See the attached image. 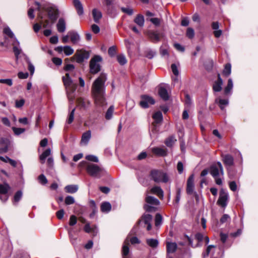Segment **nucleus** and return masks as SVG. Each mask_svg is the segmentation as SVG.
Wrapping results in <instances>:
<instances>
[{
	"label": "nucleus",
	"instance_id": "f257e3e1",
	"mask_svg": "<svg viewBox=\"0 0 258 258\" xmlns=\"http://www.w3.org/2000/svg\"><path fill=\"white\" fill-rule=\"evenodd\" d=\"M92 93L97 106L105 107L106 106L104 82H94Z\"/></svg>",
	"mask_w": 258,
	"mask_h": 258
},
{
	"label": "nucleus",
	"instance_id": "f03ea898",
	"mask_svg": "<svg viewBox=\"0 0 258 258\" xmlns=\"http://www.w3.org/2000/svg\"><path fill=\"white\" fill-rule=\"evenodd\" d=\"M210 173L214 178L217 184H222V179L220 178V175L223 176L224 169L220 162H217L216 164L212 165L210 168Z\"/></svg>",
	"mask_w": 258,
	"mask_h": 258
},
{
	"label": "nucleus",
	"instance_id": "7ed1b4c3",
	"mask_svg": "<svg viewBox=\"0 0 258 258\" xmlns=\"http://www.w3.org/2000/svg\"><path fill=\"white\" fill-rule=\"evenodd\" d=\"M151 179L156 183H167L169 181L168 174L162 170H152L150 172Z\"/></svg>",
	"mask_w": 258,
	"mask_h": 258
},
{
	"label": "nucleus",
	"instance_id": "20e7f679",
	"mask_svg": "<svg viewBox=\"0 0 258 258\" xmlns=\"http://www.w3.org/2000/svg\"><path fill=\"white\" fill-rule=\"evenodd\" d=\"M86 170L90 175L98 178L105 173V171L103 168L93 163H89L87 165Z\"/></svg>",
	"mask_w": 258,
	"mask_h": 258
},
{
	"label": "nucleus",
	"instance_id": "39448f33",
	"mask_svg": "<svg viewBox=\"0 0 258 258\" xmlns=\"http://www.w3.org/2000/svg\"><path fill=\"white\" fill-rule=\"evenodd\" d=\"M102 61L100 55H94L90 60L89 63L90 72L92 74H96L101 70L100 62Z\"/></svg>",
	"mask_w": 258,
	"mask_h": 258
},
{
	"label": "nucleus",
	"instance_id": "423d86ee",
	"mask_svg": "<svg viewBox=\"0 0 258 258\" xmlns=\"http://www.w3.org/2000/svg\"><path fill=\"white\" fill-rule=\"evenodd\" d=\"M185 237L188 241L189 244L194 248L201 246L202 245L200 244V242L204 239L205 240L206 244H208L210 241L209 238L207 236L200 232L196 233L195 235V238L198 241V243L196 244L193 243V239L187 235H185Z\"/></svg>",
	"mask_w": 258,
	"mask_h": 258
},
{
	"label": "nucleus",
	"instance_id": "0eeeda50",
	"mask_svg": "<svg viewBox=\"0 0 258 258\" xmlns=\"http://www.w3.org/2000/svg\"><path fill=\"white\" fill-rule=\"evenodd\" d=\"M147 35L150 40L154 43L159 42L162 38L165 36L163 32H159L158 30H150L147 31Z\"/></svg>",
	"mask_w": 258,
	"mask_h": 258
},
{
	"label": "nucleus",
	"instance_id": "6e6552de",
	"mask_svg": "<svg viewBox=\"0 0 258 258\" xmlns=\"http://www.w3.org/2000/svg\"><path fill=\"white\" fill-rule=\"evenodd\" d=\"M186 191L189 195L198 197V194L195 190L194 175L193 174H191L187 180Z\"/></svg>",
	"mask_w": 258,
	"mask_h": 258
},
{
	"label": "nucleus",
	"instance_id": "1a4fd4ad",
	"mask_svg": "<svg viewBox=\"0 0 258 258\" xmlns=\"http://www.w3.org/2000/svg\"><path fill=\"white\" fill-rule=\"evenodd\" d=\"M90 53L88 51L81 49L77 51L75 54L77 62L82 63L85 60L88 59Z\"/></svg>",
	"mask_w": 258,
	"mask_h": 258
},
{
	"label": "nucleus",
	"instance_id": "9d476101",
	"mask_svg": "<svg viewBox=\"0 0 258 258\" xmlns=\"http://www.w3.org/2000/svg\"><path fill=\"white\" fill-rule=\"evenodd\" d=\"M228 198L229 196L228 192L222 189L220 191L217 204L222 208H225L227 205Z\"/></svg>",
	"mask_w": 258,
	"mask_h": 258
},
{
	"label": "nucleus",
	"instance_id": "9b49d317",
	"mask_svg": "<svg viewBox=\"0 0 258 258\" xmlns=\"http://www.w3.org/2000/svg\"><path fill=\"white\" fill-rule=\"evenodd\" d=\"M141 100L140 102L141 106L144 108H147L150 105H153L155 103L154 98L147 95H143L141 97Z\"/></svg>",
	"mask_w": 258,
	"mask_h": 258
},
{
	"label": "nucleus",
	"instance_id": "f8f14e48",
	"mask_svg": "<svg viewBox=\"0 0 258 258\" xmlns=\"http://www.w3.org/2000/svg\"><path fill=\"white\" fill-rule=\"evenodd\" d=\"M169 91V89H167V86L165 84H161L159 86L158 94L163 100L167 101L169 99L170 93Z\"/></svg>",
	"mask_w": 258,
	"mask_h": 258
},
{
	"label": "nucleus",
	"instance_id": "ddd939ff",
	"mask_svg": "<svg viewBox=\"0 0 258 258\" xmlns=\"http://www.w3.org/2000/svg\"><path fill=\"white\" fill-rule=\"evenodd\" d=\"M222 161L228 172V174L231 176L230 173V168L234 165V158L233 156L230 154L223 155L222 156Z\"/></svg>",
	"mask_w": 258,
	"mask_h": 258
},
{
	"label": "nucleus",
	"instance_id": "4468645a",
	"mask_svg": "<svg viewBox=\"0 0 258 258\" xmlns=\"http://www.w3.org/2000/svg\"><path fill=\"white\" fill-rule=\"evenodd\" d=\"M49 18L54 22L56 20L58 17V11L57 9L53 7H49L46 9Z\"/></svg>",
	"mask_w": 258,
	"mask_h": 258
},
{
	"label": "nucleus",
	"instance_id": "2eb2a0df",
	"mask_svg": "<svg viewBox=\"0 0 258 258\" xmlns=\"http://www.w3.org/2000/svg\"><path fill=\"white\" fill-rule=\"evenodd\" d=\"M64 85L66 87L67 92L70 96L69 97L73 98V96L71 95L76 89L77 84L75 83V82H63Z\"/></svg>",
	"mask_w": 258,
	"mask_h": 258
},
{
	"label": "nucleus",
	"instance_id": "dca6fc26",
	"mask_svg": "<svg viewBox=\"0 0 258 258\" xmlns=\"http://www.w3.org/2000/svg\"><path fill=\"white\" fill-rule=\"evenodd\" d=\"M64 69L66 71L68 72L66 75L67 77V81H73L72 76L73 75L75 66L72 64H68L64 67Z\"/></svg>",
	"mask_w": 258,
	"mask_h": 258
},
{
	"label": "nucleus",
	"instance_id": "f3484780",
	"mask_svg": "<svg viewBox=\"0 0 258 258\" xmlns=\"http://www.w3.org/2000/svg\"><path fill=\"white\" fill-rule=\"evenodd\" d=\"M91 137V132L90 130L84 133L82 136L81 144L82 145H87Z\"/></svg>",
	"mask_w": 258,
	"mask_h": 258
},
{
	"label": "nucleus",
	"instance_id": "a211bd4d",
	"mask_svg": "<svg viewBox=\"0 0 258 258\" xmlns=\"http://www.w3.org/2000/svg\"><path fill=\"white\" fill-rule=\"evenodd\" d=\"M152 152L159 156H165L167 155V150L165 148L154 147L152 148Z\"/></svg>",
	"mask_w": 258,
	"mask_h": 258
},
{
	"label": "nucleus",
	"instance_id": "6ab92c4d",
	"mask_svg": "<svg viewBox=\"0 0 258 258\" xmlns=\"http://www.w3.org/2000/svg\"><path fill=\"white\" fill-rule=\"evenodd\" d=\"M56 28L57 31L60 33L64 32L66 29V23L65 20L60 18L59 19L58 21L56 24Z\"/></svg>",
	"mask_w": 258,
	"mask_h": 258
},
{
	"label": "nucleus",
	"instance_id": "aec40b11",
	"mask_svg": "<svg viewBox=\"0 0 258 258\" xmlns=\"http://www.w3.org/2000/svg\"><path fill=\"white\" fill-rule=\"evenodd\" d=\"M177 248V245L175 242H166L167 254L174 252Z\"/></svg>",
	"mask_w": 258,
	"mask_h": 258
},
{
	"label": "nucleus",
	"instance_id": "412c9836",
	"mask_svg": "<svg viewBox=\"0 0 258 258\" xmlns=\"http://www.w3.org/2000/svg\"><path fill=\"white\" fill-rule=\"evenodd\" d=\"M72 42L74 44L78 43L80 40L79 34L75 31H70L68 32Z\"/></svg>",
	"mask_w": 258,
	"mask_h": 258
},
{
	"label": "nucleus",
	"instance_id": "4be33fe9",
	"mask_svg": "<svg viewBox=\"0 0 258 258\" xmlns=\"http://www.w3.org/2000/svg\"><path fill=\"white\" fill-rule=\"evenodd\" d=\"M73 4L79 16H81L84 14V10L83 5L79 0H73Z\"/></svg>",
	"mask_w": 258,
	"mask_h": 258
},
{
	"label": "nucleus",
	"instance_id": "5701e85b",
	"mask_svg": "<svg viewBox=\"0 0 258 258\" xmlns=\"http://www.w3.org/2000/svg\"><path fill=\"white\" fill-rule=\"evenodd\" d=\"M77 101L78 105L84 109L87 108L90 105V101L85 98H79Z\"/></svg>",
	"mask_w": 258,
	"mask_h": 258
},
{
	"label": "nucleus",
	"instance_id": "b1692460",
	"mask_svg": "<svg viewBox=\"0 0 258 258\" xmlns=\"http://www.w3.org/2000/svg\"><path fill=\"white\" fill-rule=\"evenodd\" d=\"M151 193L156 195L160 199H163L164 196V192L161 188L159 186H155L151 189Z\"/></svg>",
	"mask_w": 258,
	"mask_h": 258
},
{
	"label": "nucleus",
	"instance_id": "393cba45",
	"mask_svg": "<svg viewBox=\"0 0 258 258\" xmlns=\"http://www.w3.org/2000/svg\"><path fill=\"white\" fill-rule=\"evenodd\" d=\"M145 201L148 205H151L153 206H158L160 204L159 201L152 196H147L145 199Z\"/></svg>",
	"mask_w": 258,
	"mask_h": 258
},
{
	"label": "nucleus",
	"instance_id": "a878e982",
	"mask_svg": "<svg viewBox=\"0 0 258 258\" xmlns=\"http://www.w3.org/2000/svg\"><path fill=\"white\" fill-rule=\"evenodd\" d=\"M51 154V151L50 148L45 150L40 156L39 159L41 164H44L45 162V160L47 157H50Z\"/></svg>",
	"mask_w": 258,
	"mask_h": 258
},
{
	"label": "nucleus",
	"instance_id": "bb28decb",
	"mask_svg": "<svg viewBox=\"0 0 258 258\" xmlns=\"http://www.w3.org/2000/svg\"><path fill=\"white\" fill-rule=\"evenodd\" d=\"M134 21L139 27H143L145 23L144 17L141 14H138Z\"/></svg>",
	"mask_w": 258,
	"mask_h": 258
},
{
	"label": "nucleus",
	"instance_id": "cd10ccee",
	"mask_svg": "<svg viewBox=\"0 0 258 258\" xmlns=\"http://www.w3.org/2000/svg\"><path fill=\"white\" fill-rule=\"evenodd\" d=\"M4 33L9 36L10 38H14V41L17 43V45H19V42L15 37L14 34L9 27H5L3 30Z\"/></svg>",
	"mask_w": 258,
	"mask_h": 258
},
{
	"label": "nucleus",
	"instance_id": "c85d7f7f",
	"mask_svg": "<svg viewBox=\"0 0 258 258\" xmlns=\"http://www.w3.org/2000/svg\"><path fill=\"white\" fill-rule=\"evenodd\" d=\"M92 15H93L94 21L96 23H98L100 19L102 17L101 12L96 9H94L92 10Z\"/></svg>",
	"mask_w": 258,
	"mask_h": 258
},
{
	"label": "nucleus",
	"instance_id": "c756f323",
	"mask_svg": "<svg viewBox=\"0 0 258 258\" xmlns=\"http://www.w3.org/2000/svg\"><path fill=\"white\" fill-rule=\"evenodd\" d=\"M64 190L68 193L74 194L78 191V186L77 185H68L64 187Z\"/></svg>",
	"mask_w": 258,
	"mask_h": 258
},
{
	"label": "nucleus",
	"instance_id": "7c9ffc66",
	"mask_svg": "<svg viewBox=\"0 0 258 258\" xmlns=\"http://www.w3.org/2000/svg\"><path fill=\"white\" fill-rule=\"evenodd\" d=\"M216 103L219 104L221 110H223L225 107L228 104L229 101L228 99L217 98L215 100Z\"/></svg>",
	"mask_w": 258,
	"mask_h": 258
},
{
	"label": "nucleus",
	"instance_id": "2f4dec72",
	"mask_svg": "<svg viewBox=\"0 0 258 258\" xmlns=\"http://www.w3.org/2000/svg\"><path fill=\"white\" fill-rule=\"evenodd\" d=\"M216 248V246L213 245H209L206 251L204 252L202 254L203 257L204 258H205L207 257L210 253H211L213 254V252H214Z\"/></svg>",
	"mask_w": 258,
	"mask_h": 258
},
{
	"label": "nucleus",
	"instance_id": "473e14b6",
	"mask_svg": "<svg viewBox=\"0 0 258 258\" xmlns=\"http://www.w3.org/2000/svg\"><path fill=\"white\" fill-rule=\"evenodd\" d=\"M22 195H23V193L21 190H19L15 193V194L14 196V199H13V204L14 205H15V206L17 205V203L22 199Z\"/></svg>",
	"mask_w": 258,
	"mask_h": 258
},
{
	"label": "nucleus",
	"instance_id": "72a5a7b5",
	"mask_svg": "<svg viewBox=\"0 0 258 258\" xmlns=\"http://www.w3.org/2000/svg\"><path fill=\"white\" fill-rule=\"evenodd\" d=\"M176 142L175 136H171L166 139L164 143L167 147H172Z\"/></svg>",
	"mask_w": 258,
	"mask_h": 258
},
{
	"label": "nucleus",
	"instance_id": "f704fd0d",
	"mask_svg": "<svg viewBox=\"0 0 258 258\" xmlns=\"http://www.w3.org/2000/svg\"><path fill=\"white\" fill-rule=\"evenodd\" d=\"M146 242L149 246L153 248H156L159 244L158 240L153 238L147 239Z\"/></svg>",
	"mask_w": 258,
	"mask_h": 258
},
{
	"label": "nucleus",
	"instance_id": "c9c22d12",
	"mask_svg": "<svg viewBox=\"0 0 258 258\" xmlns=\"http://www.w3.org/2000/svg\"><path fill=\"white\" fill-rule=\"evenodd\" d=\"M10 189L11 187L7 183L0 184V194H7Z\"/></svg>",
	"mask_w": 258,
	"mask_h": 258
},
{
	"label": "nucleus",
	"instance_id": "e433bc0d",
	"mask_svg": "<svg viewBox=\"0 0 258 258\" xmlns=\"http://www.w3.org/2000/svg\"><path fill=\"white\" fill-rule=\"evenodd\" d=\"M153 118L156 123H159L163 120V116L161 111H158L156 112L153 115Z\"/></svg>",
	"mask_w": 258,
	"mask_h": 258
},
{
	"label": "nucleus",
	"instance_id": "4c0bfd02",
	"mask_svg": "<svg viewBox=\"0 0 258 258\" xmlns=\"http://www.w3.org/2000/svg\"><path fill=\"white\" fill-rule=\"evenodd\" d=\"M111 209V204L109 202H103L101 205V210L102 212L108 213Z\"/></svg>",
	"mask_w": 258,
	"mask_h": 258
},
{
	"label": "nucleus",
	"instance_id": "58836bf2",
	"mask_svg": "<svg viewBox=\"0 0 258 258\" xmlns=\"http://www.w3.org/2000/svg\"><path fill=\"white\" fill-rule=\"evenodd\" d=\"M0 143L1 144H4L5 146V147L2 149L3 152H7L8 151L9 146L10 145V141L5 138H2L0 140Z\"/></svg>",
	"mask_w": 258,
	"mask_h": 258
},
{
	"label": "nucleus",
	"instance_id": "ea45409f",
	"mask_svg": "<svg viewBox=\"0 0 258 258\" xmlns=\"http://www.w3.org/2000/svg\"><path fill=\"white\" fill-rule=\"evenodd\" d=\"M129 240L127 238L124 242L122 246V253L123 255H127L129 252Z\"/></svg>",
	"mask_w": 258,
	"mask_h": 258
},
{
	"label": "nucleus",
	"instance_id": "a19ab883",
	"mask_svg": "<svg viewBox=\"0 0 258 258\" xmlns=\"http://www.w3.org/2000/svg\"><path fill=\"white\" fill-rule=\"evenodd\" d=\"M231 66L230 63H226L222 72V75L228 77L231 74Z\"/></svg>",
	"mask_w": 258,
	"mask_h": 258
},
{
	"label": "nucleus",
	"instance_id": "79ce46f5",
	"mask_svg": "<svg viewBox=\"0 0 258 258\" xmlns=\"http://www.w3.org/2000/svg\"><path fill=\"white\" fill-rule=\"evenodd\" d=\"M114 111V106L111 105L107 109L105 114V118L107 120H109L112 118L113 113Z\"/></svg>",
	"mask_w": 258,
	"mask_h": 258
},
{
	"label": "nucleus",
	"instance_id": "37998d69",
	"mask_svg": "<svg viewBox=\"0 0 258 258\" xmlns=\"http://www.w3.org/2000/svg\"><path fill=\"white\" fill-rule=\"evenodd\" d=\"M223 82H215L213 85V90L215 92H219L222 89Z\"/></svg>",
	"mask_w": 258,
	"mask_h": 258
},
{
	"label": "nucleus",
	"instance_id": "c03bdc74",
	"mask_svg": "<svg viewBox=\"0 0 258 258\" xmlns=\"http://www.w3.org/2000/svg\"><path fill=\"white\" fill-rule=\"evenodd\" d=\"M117 60L118 63L122 66L124 65L127 62L125 56L123 54L118 55L117 56Z\"/></svg>",
	"mask_w": 258,
	"mask_h": 258
},
{
	"label": "nucleus",
	"instance_id": "a18cd8bd",
	"mask_svg": "<svg viewBox=\"0 0 258 258\" xmlns=\"http://www.w3.org/2000/svg\"><path fill=\"white\" fill-rule=\"evenodd\" d=\"M213 64L214 62L213 60L209 59L205 61L204 66L207 70L210 71L213 67Z\"/></svg>",
	"mask_w": 258,
	"mask_h": 258
},
{
	"label": "nucleus",
	"instance_id": "49530a36",
	"mask_svg": "<svg viewBox=\"0 0 258 258\" xmlns=\"http://www.w3.org/2000/svg\"><path fill=\"white\" fill-rule=\"evenodd\" d=\"M233 86L232 82H228L227 86L224 89V93L225 95H228L231 94L230 93L233 88Z\"/></svg>",
	"mask_w": 258,
	"mask_h": 258
},
{
	"label": "nucleus",
	"instance_id": "de8ad7c7",
	"mask_svg": "<svg viewBox=\"0 0 258 258\" xmlns=\"http://www.w3.org/2000/svg\"><path fill=\"white\" fill-rule=\"evenodd\" d=\"M162 216L160 214H157L155 216V224L158 227L161 225L162 222Z\"/></svg>",
	"mask_w": 258,
	"mask_h": 258
},
{
	"label": "nucleus",
	"instance_id": "09e8293b",
	"mask_svg": "<svg viewBox=\"0 0 258 258\" xmlns=\"http://www.w3.org/2000/svg\"><path fill=\"white\" fill-rule=\"evenodd\" d=\"M184 103H185V107L186 108L190 107L192 104V100L190 98V96L187 94H186L185 95Z\"/></svg>",
	"mask_w": 258,
	"mask_h": 258
},
{
	"label": "nucleus",
	"instance_id": "8fccbe9b",
	"mask_svg": "<svg viewBox=\"0 0 258 258\" xmlns=\"http://www.w3.org/2000/svg\"><path fill=\"white\" fill-rule=\"evenodd\" d=\"M63 51L64 54L68 56L74 53V49L70 46H65L63 47Z\"/></svg>",
	"mask_w": 258,
	"mask_h": 258
},
{
	"label": "nucleus",
	"instance_id": "3c124183",
	"mask_svg": "<svg viewBox=\"0 0 258 258\" xmlns=\"http://www.w3.org/2000/svg\"><path fill=\"white\" fill-rule=\"evenodd\" d=\"M144 208L146 211L149 212H155L157 210V208L151 205L145 204L144 206Z\"/></svg>",
	"mask_w": 258,
	"mask_h": 258
},
{
	"label": "nucleus",
	"instance_id": "603ef678",
	"mask_svg": "<svg viewBox=\"0 0 258 258\" xmlns=\"http://www.w3.org/2000/svg\"><path fill=\"white\" fill-rule=\"evenodd\" d=\"M38 180L39 181V182L42 185L46 184L48 182L47 178H46L45 175L43 174H40L38 177Z\"/></svg>",
	"mask_w": 258,
	"mask_h": 258
},
{
	"label": "nucleus",
	"instance_id": "864d4df0",
	"mask_svg": "<svg viewBox=\"0 0 258 258\" xmlns=\"http://www.w3.org/2000/svg\"><path fill=\"white\" fill-rule=\"evenodd\" d=\"M15 43H17L15 41L13 43V51L14 52V54L16 57V58L18 59L19 54L21 53V50L18 48V46L15 45Z\"/></svg>",
	"mask_w": 258,
	"mask_h": 258
},
{
	"label": "nucleus",
	"instance_id": "5fc2aeb1",
	"mask_svg": "<svg viewBox=\"0 0 258 258\" xmlns=\"http://www.w3.org/2000/svg\"><path fill=\"white\" fill-rule=\"evenodd\" d=\"M12 130L14 132V134L17 136L20 135V134L24 133L25 131V128L16 127H13Z\"/></svg>",
	"mask_w": 258,
	"mask_h": 258
},
{
	"label": "nucleus",
	"instance_id": "6e6d98bb",
	"mask_svg": "<svg viewBox=\"0 0 258 258\" xmlns=\"http://www.w3.org/2000/svg\"><path fill=\"white\" fill-rule=\"evenodd\" d=\"M152 219V216L150 214H146L143 216V220L145 224L151 223Z\"/></svg>",
	"mask_w": 258,
	"mask_h": 258
},
{
	"label": "nucleus",
	"instance_id": "4d7b16f0",
	"mask_svg": "<svg viewBox=\"0 0 258 258\" xmlns=\"http://www.w3.org/2000/svg\"><path fill=\"white\" fill-rule=\"evenodd\" d=\"M75 109L74 108L71 112L70 113L68 118L67 120V122L68 124H71L74 120V113H75Z\"/></svg>",
	"mask_w": 258,
	"mask_h": 258
},
{
	"label": "nucleus",
	"instance_id": "13d9d810",
	"mask_svg": "<svg viewBox=\"0 0 258 258\" xmlns=\"http://www.w3.org/2000/svg\"><path fill=\"white\" fill-rule=\"evenodd\" d=\"M64 202L66 205H72L75 203V199L72 196H68L66 197Z\"/></svg>",
	"mask_w": 258,
	"mask_h": 258
},
{
	"label": "nucleus",
	"instance_id": "bf43d9fd",
	"mask_svg": "<svg viewBox=\"0 0 258 258\" xmlns=\"http://www.w3.org/2000/svg\"><path fill=\"white\" fill-rule=\"evenodd\" d=\"M171 70L175 77H177L179 75V72L177 66L175 63H172L171 66Z\"/></svg>",
	"mask_w": 258,
	"mask_h": 258
},
{
	"label": "nucleus",
	"instance_id": "052dcab7",
	"mask_svg": "<svg viewBox=\"0 0 258 258\" xmlns=\"http://www.w3.org/2000/svg\"><path fill=\"white\" fill-rule=\"evenodd\" d=\"M181 188H177L176 189V198L175 200V202L177 204H178L180 201V197H181Z\"/></svg>",
	"mask_w": 258,
	"mask_h": 258
},
{
	"label": "nucleus",
	"instance_id": "680f3d73",
	"mask_svg": "<svg viewBox=\"0 0 258 258\" xmlns=\"http://www.w3.org/2000/svg\"><path fill=\"white\" fill-rule=\"evenodd\" d=\"M186 36L190 39L192 38L195 36L194 30L191 28H188L186 31Z\"/></svg>",
	"mask_w": 258,
	"mask_h": 258
},
{
	"label": "nucleus",
	"instance_id": "e2e57ef3",
	"mask_svg": "<svg viewBox=\"0 0 258 258\" xmlns=\"http://www.w3.org/2000/svg\"><path fill=\"white\" fill-rule=\"evenodd\" d=\"M108 53L111 57L114 56L116 53V50L115 46H111L109 47L108 50Z\"/></svg>",
	"mask_w": 258,
	"mask_h": 258
},
{
	"label": "nucleus",
	"instance_id": "0e129e2a",
	"mask_svg": "<svg viewBox=\"0 0 258 258\" xmlns=\"http://www.w3.org/2000/svg\"><path fill=\"white\" fill-rule=\"evenodd\" d=\"M86 159L89 161H93L96 163L98 162L99 161L97 157L93 155H89L86 156Z\"/></svg>",
	"mask_w": 258,
	"mask_h": 258
},
{
	"label": "nucleus",
	"instance_id": "69168bd1",
	"mask_svg": "<svg viewBox=\"0 0 258 258\" xmlns=\"http://www.w3.org/2000/svg\"><path fill=\"white\" fill-rule=\"evenodd\" d=\"M121 10L122 12L126 13L128 15H132L133 14V10L129 8H121Z\"/></svg>",
	"mask_w": 258,
	"mask_h": 258
},
{
	"label": "nucleus",
	"instance_id": "338daca9",
	"mask_svg": "<svg viewBox=\"0 0 258 258\" xmlns=\"http://www.w3.org/2000/svg\"><path fill=\"white\" fill-rule=\"evenodd\" d=\"M149 21L152 22L156 26H158L160 24V20L157 18H152L149 19Z\"/></svg>",
	"mask_w": 258,
	"mask_h": 258
},
{
	"label": "nucleus",
	"instance_id": "774afa93",
	"mask_svg": "<svg viewBox=\"0 0 258 258\" xmlns=\"http://www.w3.org/2000/svg\"><path fill=\"white\" fill-rule=\"evenodd\" d=\"M230 220V217L228 214H224L220 219L221 223H224Z\"/></svg>",
	"mask_w": 258,
	"mask_h": 258
}]
</instances>
